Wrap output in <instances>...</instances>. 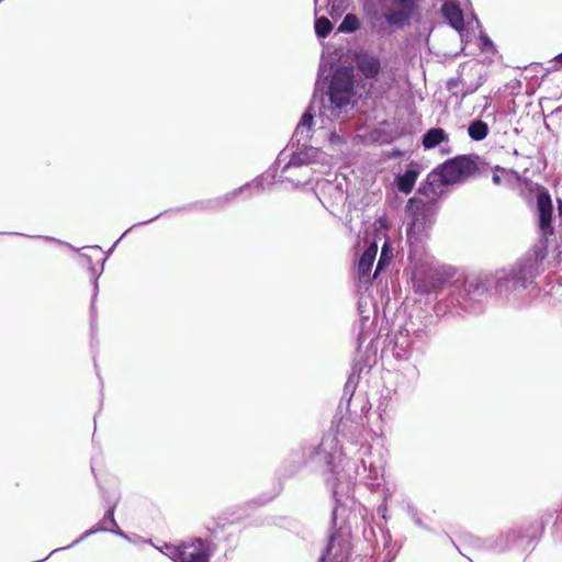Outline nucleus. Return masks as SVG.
Listing matches in <instances>:
<instances>
[{
  "label": "nucleus",
  "instance_id": "f257e3e1",
  "mask_svg": "<svg viewBox=\"0 0 562 562\" xmlns=\"http://www.w3.org/2000/svg\"><path fill=\"white\" fill-rule=\"evenodd\" d=\"M371 449V445L363 440L359 430L356 440L346 447H339L335 437L327 436L315 451L331 472V477L327 479V482L336 502L331 513L333 527L357 525V514L342 502L344 497L348 498L351 495L357 479L367 480L366 485L371 490L380 485L374 482L382 475V469L371 462L368 463L367 460Z\"/></svg>",
  "mask_w": 562,
  "mask_h": 562
},
{
  "label": "nucleus",
  "instance_id": "f03ea898",
  "mask_svg": "<svg viewBox=\"0 0 562 562\" xmlns=\"http://www.w3.org/2000/svg\"><path fill=\"white\" fill-rule=\"evenodd\" d=\"M537 274V263L532 258L519 260L508 270H498L486 276L457 279L452 283L450 297L439 305L457 306L465 312H477L492 291L509 299L520 296L532 285Z\"/></svg>",
  "mask_w": 562,
  "mask_h": 562
},
{
  "label": "nucleus",
  "instance_id": "7ed1b4c3",
  "mask_svg": "<svg viewBox=\"0 0 562 562\" xmlns=\"http://www.w3.org/2000/svg\"><path fill=\"white\" fill-rule=\"evenodd\" d=\"M352 92L353 79L350 70L338 68L331 77L327 98H323L319 104H317L316 92L314 93L311 104L303 113L293 133L291 138L292 147H294L295 143L300 144L311 139L316 108L318 109V119L322 122V127H325L327 122L342 120V114L347 113L350 108Z\"/></svg>",
  "mask_w": 562,
  "mask_h": 562
},
{
  "label": "nucleus",
  "instance_id": "20e7f679",
  "mask_svg": "<svg viewBox=\"0 0 562 562\" xmlns=\"http://www.w3.org/2000/svg\"><path fill=\"white\" fill-rule=\"evenodd\" d=\"M459 278L471 279V277L458 273V271L450 266H441L429 261L418 266L416 265L412 272L413 289L416 293L432 294L438 293L446 285L449 288L448 295L436 305L437 314H461V312H464L460 307L449 306L448 304L439 311V305L448 301L452 290V283Z\"/></svg>",
  "mask_w": 562,
  "mask_h": 562
},
{
  "label": "nucleus",
  "instance_id": "39448f33",
  "mask_svg": "<svg viewBox=\"0 0 562 562\" xmlns=\"http://www.w3.org/2000/svg\"><path fill=\"white\" fill-rule=\"evenodd\" d=\"M308 142L295 143V150L291 154L290 159L282 166V172H292L300 169L304 172L303 179H297L291 175L284 176V180L294 186H305L313 180L315 173L324 175L330 168V159L327 154L321 149L308 146Z\"/></svg>",
  "mask_w": 562,
  "mask_h": 562
},
{
  "label": "nucleus",
  "instance_id": "423d86ee",
  "mask_svg": "<svg viewBox=\"0 0 562 562\" xmlns=\"http://www.w3.org/2000/svg\"><path fill=\"white\" fill-rule=\"evenodd\" d=\"M492 182L495 186H512L514 182H520L530 192L537 193V213H538V226L543 236L552 235L554 232L552 225L553 204L549 191L533 182L530 179H522L519 173L513 169L501 168L495 166L493 168Z\"/></svg>",
  "mask_w": 562,
  "mask_h": 562
},
{
  "label": "nucleus",
  "instance_id": "0eeeda50",
  "mask_svg": "<svg viewBox=\"0 0 562 562\" xmlns=\"http://www.w3.org/2000/svg\"><path fill=\"white\" fill-rule=\"evenodd\" d=\"M479 157L472 158L467 155H460L446 160L436 169L439 171L446 183L457 184L467 181L479 169Z\"/></svg>",
  "mask_w": 562,
  "mask_h": 562
},
{
  "label": "nucleus",
  "instance_id": "6e6552de",
  "mask_svg": "<svg viewBox=\"0 0 562 562\" xmlns=\"http://www.w3.org/2000/svg\"><path fill=\"white\" fill-rule=\"evenodd\" d=\"M172 550L179 557V562H210L212 547L209 541L198 538L194 542L184 544V549Z\"/></svg>",
  "mask_w": 562,
  "mask_h": 562
},
{
  "label": "nucleus",
  "instance_id": "1a4fd4ad",
  "mask_svg": "<svg viewBox=\"0 0 562 562\" xmlns=\"http://www.w3.org/2000/svg\"><path fill=\"white\" fill-rule=\"evenodd\" d=\"M351 546L348 540L340 539L338 533H333L329 538L325 553L319 558V562H349Z\"/></svg>",
  "mask_w": 562,
  "mask_h": 562
},
{
  "label": "nucleus",
  "instance_id": "9d476101",
  "mask_svg": "<svg viewBox=\"0 0 562 562\" xmlns=\"http://www.w3.org/2000/svg\"><path fill=\"white\" fill-rule=\"evenodd\" d=\"M447 183L437 169L427 176L418 189V194L425 196L423 203H432L446 193Z\"/></svg>",
  "mask_w": 562,
  "mask_h": 562
},
{
  "label": "nucleus",
  "instance_id": "9b49d317",
  "mask_svg": "<svg viewBox=\"0 0 562 562\" xmlns=\"http://www.w3.org/2000/svg\"><path fill=\"white\" fill-rule=\"evenodd\" d=\"M431 227V221L424 212H415L412 223L407 227L406 236L409 244H418L428 236V231Z\"/></svg>",
  "mask_w": 562,
  "mask_h": 562
},
{
  "label": "nucleus",
  "instance_id": "f8f14e48",
  "mask_svg": "<svg viewBox=\"0 0 562 562\" xmlns=\"http://www.w3.org/2000/svg\"><path fill=\"white\" fill-rule=\"evenodd\" d=\"M274 172H277V169L273 172L269 170V171L265 172L263 175H261L260 177L252 180L251 182L246 183L245 186H241L240 188L225 194L224 196H221L214 201H211L210 202L212 204L211 207L222 206L225 203L235 199L239 193H241L244 191L251 190V189H258V190L263 189L265 181H268V184L272 183V179L274 178Z\"/></svg>",
  "mask_w": 562,
  "mask_h": 562
},
{
  "label": "nucleus",
  "instance_id": "ddd939ff",
  "mask_svg": "<svg viewBox=\"0 0 562 562\" xmlns=\"http://www.w3.org/2000/svg\"><path fill=\"white\" fill-rule=\"evenodd\" d=\"M355 61L358 70L367 78L374 79L381 70L380 58L368 52L356 54Z\"/></svg>",
  "mask_w": 562,
  "mask_h": 562
},
{
  "label": "nucleus",
  "instance_id": "4468645a",
  "mask_svg": "<svg viewBox=\"0 0 562 562\" xmlns=\"http://www.w3.org/2000/svg\"><path fill=\"white\" fill-rule=\"evenodd\" d=\"M443 16L456 31L464 29L463 13L460 7L454 2H446L441 8Z\"/></svg>",
  "mask_w": 562,
  "mask_h": 562
},
{
  "label": "nucleus",
  "instance_id": "2eb2a0df",
  "mask_svg": "<svg viewBox=\"0 0 562 562\" xmlns=\"http://www.w3.org/2000/svg\"><path fill=\"white\" fill-rule=\"evenodd\" d=\"M376 254L378 245L375 243H372L361 255L358 262V276L361 280L364 278H369V273L373 266Z\"/></svg>",
  "mask_w": 562,
  "mask_h": 562
},
{
  "label": "nucleus",
  "instance_id": "dca6fc26",
  "mask_svg": "<svg viewBox=\"0 0 562 562\" xmlns=\"http://www.w3.org/2000/svg\"><path fill=\"white\" fill-rule=\"evenodd\" d=\"M448 142H449V136L445 132V130H442L440 127H434V128L428 130L424 134L422 144L425 149H432L442 143L448 144Z\"/></svg>",
  "mask_w": 562,
  "mask_h": 562
},
{
  "label": "nucleus",
  "instance_id": "f3484780",
  "mask_svg": "<svg viewBox=\"0 0 562 562\" xmlns=\"http://www.w3.org/2000/svg\"><path fill=\"white\" fill-rule=\"evenodd\" d=\"M419 172L415 168H408L404 173L396 177V186L400 192L408 194L412 192Z\"/></svg>",
  "mask_w": 562,
  "mask_h": 562
},
{
  "label": "nucleus",
  "instance_id": "a211bd4d",
  "mask_svg": "<svg viewBox=\"0 0 562 562\" xmlns=\"http://www.w3.org/2000/svg\"><path fill=\"white\" fill-rule=\"evenodd\" d=\"M415 12L409 11L405 8H398L397 10H392L385 14V21L387 24L396 26L398 29L403 27L408 21L414 16Z\"/></svg>",
  "mask_w": 562,
  "mask_h": 562
},
{
  "label": "nucleus",
  "instance_id": "6ab92c4d",
  "mask_svg": "<svg viewBox=\"0 0 562 562\" xmlns=\"http://www.w3.org/2000/svg\"><path fill=\"white\" fill-rule=\"evenodd\" d=\"M468 134L475 142L483 140L488 134V125L481 120H474L468 127Z\"/></svg>",
  "mask_w": 562,
  "mask_h": 562
},
{
  "label": "nucleus",
  "instance_id": "aec40b11",
  "mask_svg": "<svg viewBox=\"0 0 562 562\" xmlns=\"http://www.w3.org/2000/svg\"><path fill=\"white\" fill-rule=\"evenodd\" d=\"M392 496V492L389 487H384L382 492V504L376 508V517H373V522L381 527L383 524H386V501Z\"/></svg>",
  "mask_w": 562,
  "mask_h": 562
},
{
  "label": "nucleus",
  "instance_id": "412c9836",
  "mask_svg": "<svg viewBox=\"0 0 562 562\" xmlns=\"http://www.w3.org/2000/svg\"><path fill=\"white\" fill-rule=\"evenodd\" d=\"M360 26L359 19L353 13H348L345 15L344 20L338 26V31L342 33H352L356 32Z\"/></svg>",
  "mask_w": 562,
  "mask_h": 562
},
{
  "label": "nucleus",
  "instance_id": "4be33fe9",
  "mask_svg": "<svg viewBox=\"0 0 562 562\" xmlns=\"http://www.w3.org/2000/svg\"><path fill=\"white\" fill-rule=\"evenodd\" d=\"M393 258V252L392 250L389 248V245L385 243L381 249V254H380V258H379V261H378V265H376V268H375V271H374V274H373V278H375L379 272L385 267V266H389L391 260Z\"/></svg>",
  "mask_w": 562,
  "mask_h": 562
},
{
  "label": "nucleus",
  "instance_id": "5701e85b",
  "mask_svg": "<svg viewBox=\"0 0 562 562\" xmlns=\"http://www.w3.org/2000/svg\"><path fill=\"white\" fill-rule=\"evenodd\" d=\"M314 26L316 35L321 38L327 37L333 30L331 22L325 16L316 19Z\"/></svg>",
  "mask_w": 562,
  "mask_h": 562
},
{
  "label": "nucleus",
  "instance_id": "b1692460",
  "mask_svg": "<svg viewBox=\"0 0 562 562\" xmlns=\"http://www.w3.org/2000/svg\"><path fill=\"white\" fill-rule=\"evenodd\" d=\"M285 159H286V157L284 156V151L280 153V155L278 156L277 161H276L277 168H281L280 171H282L281 165L283 161H285ZM288 175H291L297 179H303L305 177L304 172L301 171L300 169H295L292 172H288ZM284 176H286V173H283V172L280 173V178L283 180H284Z\"/></svg>",
  "mask_w": 562,
  "mask_h": 562
},
{
  "label": "nucleus",
  "instance_id": "393cba45",
  "mask_svg": "<svg viewBox=\"0 0 562 562\" xmlns=\"http://www.w3.org/2000/svg\"><path fill=\"white\" fill-rule=\"evenodd\" d=\"M94 527H119L114 519L113 509H109L101 521H99Z\"/></svg>",
  "mask_w": 562,
  "mask_h": 562
},
{
  "label": "nucleus",
  "instance_id": "a878e982",
  "mask_svg": "<svg viewBox=\"0 0 562 562\" xmlns=\"http://www.w3.org/2000/svg\"><path fill=\"white\" fill-rule=\"evenodd\" d=\"M398 8H405L409 11H413L416 13V11L418 10V7H419V3L423 1V0H393Z\"/></svg>",
  "mask_w": 562,
  "mask_h": 562
},
{
  "label": "nucleus",
  "instance_id": "bb28decb",
  "mask_svg": "<svg viewBox=\"0 0 562 562\" xmlns=\"http://www.w3.org/2000/svg\"><path fill=\"white\" fill-rule=\"evenodd\" d=\"M90 272H91V277L93 278V300H95L97 297V294H98V290H99V285H98V279L101 274L102 271L98 272L97 269L94 267H90ZM94 301H92L93 303Z\"/></svg>",
  "mask_w": 562,
  "mask_h": 562
},
{
  "label": "nucleus",
  "instance_id": "cd10ccee",
  "mask_svg": "<svg viewBox=\"0 0 562 562\" xmlns=\"http://www.w3.org/2000/svg\"><path fill=\"white\" fill-rule=\"evenodd\" d=\"M184 544L186 543H183L181 546L165 544V549H166L165 553L168 554L170 558H172L176 562H179V557L173 554L172 548L181 550V549H184Z\"/></svg>",
  "mask_w": 562,
  "mask_h": 562
},
{
  "label": "nucleus",
  "instance_id": "c85d7f7f",
  "mask_svg": "<svg viewBox=\"0 0 562 562\" xmlns=\"http://www.w3.org/2000/svg\"><path fill=\"white\" fill-rule=\"evenodd\" d=\"M366 322H368V317H366V319H363L361 322V329H360V333L358 334V346L360 347L368 338V335L366 334L364 331V325H366Z\"/></svg>",
  "mask_w": 562,
  "mask_h": 562
},
{
  "label": "nucleus",
  "instance_id": "c756f323",
  "mask_svg": "<svg viewBox=\"0 0 562 562\" xmlns=\"http://www.w3.org/2000/svg\"><path fill=\"white\" fill-rule=\"evenodd\" d=\"M161 214H162V213H159V214H157L156 216H154V217H151V218H149V220H146V221L139 222V223H137V225H145V224L151 223L153 221H155L156 218H158ZM134 226H136V224H135Z\"/></svg>",
  "mask_w": 562,
  "mask_h": 562
},
{
  "label": "nucleus",
  "instance_id": "7c9ffc66",
  "mask_svg": "<svg viewBox=\"0 0 562 562\" xmlns=\"http://www.w3.org/2000/svg\"><path fill=\"white\" fill-rule=\"evenodd\" d=\"M481 41L484 43V45H492V42L490 41V38L487 36H481Z\"/></svg>",
  "mask_w": 562,
  "mask_h": 562
},
{
  "label": "nucleus",
  "instance_id": "2f4dec72",
  "mask_svg": "<svg viewBox=\"0 0 562 562\" xmlns=\"http://www.w3.org/2000/svg\"><path fill=\"white\" fill-rule=\"evenodd\" d=\"M554 525H557V526H562V515H561V516H558V518H557V520H555Z\"/></svg>",
  "mask_w": 562,
  "mask_h": 562
},
{
  "label": "nucleus",
  "instance_id": "473e14b6",
  "mask_svg": "<svg viewBox=\"0 0 562 562\" xmlns=\"http://www.w3.org/2000/svg\"><path fill=\"white\" fill-rule=\"evenodd\" d=\"M329 1H330L331 11H334L335 7L337 5V2H336V0H329Z\"/></svg>",
  "mask_w": 562,
  "mask_h": 562
},
{
  "label": "nucleus",
  "instance_id": "72a5a7b5",
  "mask_svg": "<svg viewBox=\"0 0 562 562\" xmlns=\"http://www.w3.org/2000/svg\"><path fill=\"white\" fill-rule=\"evenodd\" d=\"M329 1H330L331 11H334L335 7L337 5V2H336V0H329Z\"/></svg>",
  "mask_w": 562,
  "mask_h": 562
},
{
  "label": "nucleus",
  "instance_id": "f704fd0d",
  "mask_svg": "<svg viewBox=\"0 0 562 562\" xmlns=\"http://www.w3.org/2000/svg\"><path fill=\"white\" fill-rule=\"evenodd\" d=\"M554 59H555L558 63H561V64H562V53H561V54H559V55H557V56L554 57Z\"/></svg>",
  "mask_w": 562,
  "mask_h": 562
},
{
  "label": "nucleus",
  "instance_id": "c9c22d12",
  "mask_svg": "<svg viewBox=\"0 0 562 562\" xmlns=\"http://www.w3.org/2000/svg\"><path fill=\"white\" fill-rule=\"evenodd\" d=\"M134 226H131L128 229H126L122 236H120V239H123V237L133 228Z\"/></svg>",
  "mask_w": 562,
  "mask_h": 562
},
{
  "label": "nucleus",
  "instance_id": "e433bc0d",
  "mask_svg": "<svg viewBox=\"0 0 562 562\" xmlns=\"http://www.w3.org/2000/svg\"><path fill=\"white\" fill-rule=\"evenodd\" d=\"M401 338H402V337H397V338H396V342H395V344H396V346H401V347L403 346V342H401V341H400V340H401Z\"/></svg>",
  "mask_w": 562,
  "mask_h": 562
},
{
  "label": "nucleus",
  "instance_id": "4c0bfd02",
  "mask_svg": "<svg viewBox=\"0 0 562 562\" xmlns=\"http://www.w3.org/2000/svg\"><path fill=\"white\" fill-rule=\"evenodd\" d=\"M454 85H456V83H454V81H453V80H449V82H448V87H449V88H452Z\"/></svg>",
  "mask_w": 562,
  "mask_h": 562
},
{
  "label": "nucleus",
  "instance_id": "58836bf2",
  "mask_svg": "<svg viewBox=\"0 0 562 562\" xmlns=\"http://www.w3.org/2000/svg\"><path fill=\"white\" fill-rule=\"evenodd\" d=\"M380 223H381V226H385L386 220L385 218H380Z\"/></svg>",
  "mask_w": 562,
  "mask_h": 562
},
{
  "label": "nucleus",
  "instance_id": "ea45409f",
  "mask_svg": "<svg viewBox=\"0 0 562 562\" xmlns=\"http://www.w3.org/2000/svg\"><path fill=\"white\" fill-rule=\"evenodd\" d=\"M441 151L448 154L450 151V149L449 148H447V149L442 148Z\"/></svg>",
  "mask_w": 562,
  "mask_h": 562
},
{
  "label": "nucleus",
  "instance_id": "a19ab883",
  "mask_svg": "<svg viewBox=\"0 0 562 562\" xmlns=\"http://www.w3.org/2000/svg\"><path fill=\"white\" fill-rule=\"evenodd\" d=\"M359 512H360V513H361V512H367V508H364V507H360V508H359Z\"/></svg>",
  "mask_w": 562,
  "mask_h": 562
},
{
  "label": "nucleus",
  "instance_id": "79ce46f5",
  "mask_svg": "<svg viewBox=\"0 0 562 562\" xmlns=\"http://www.w3.org/2000/svg\"><path fill=\"white\" fill-rule=\"evenodd\" d=\"M85 258H87V260L89 261V263H91V258H89L88 256L83 255Z\"/></svg>",
  "mask_w": 562,
  "mask_h": 562
}]
</instances>
